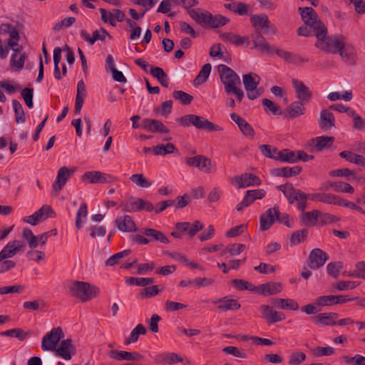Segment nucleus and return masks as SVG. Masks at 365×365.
Instances as JSON below:
<instances>
[{"label": "nucleus", "mask_w": 365, "mask_h": 365, "mask_svg": "<svg viewBox=\"0 0 365 365\" xmlns=\"http://www.w3.org/2000/svg\"><path fill=\"white\" fill-rule=\"evenodd\" d=\"M315 36L317 41L314 46L323 52L336 54L344 46V36L342 35L327 36L326 26L319 31H317Z\"/></svg>", "instance_id": "1"}, {"label": "nucleus", "mask_w": 365, "mask_h": 365, "mask_svg": "<svg viewBox=\"0 0 365 365\" xmlns=\"http://www.w3.org/2000/svg\"><path fill=\"white\" fill-rule=\"evenodd\" d=\"M277 189L283 192L289 204L297 203V209L304 212L307 206V200L309 194H306L301 190L295 188L292 183H286L278 185Z\"/></svg>", "instance_id": "2"}, {"label": "nucleus", "mask_w": 365, "mask_h": 365, "mask_svg": "<svg viewBox=\"0 0 365 365\" xmlns=\"http://www.w3.org/2000/svg\"><path fill=\"white\" fill-rule=\"evenodd\" d=\"M68 289L72 297L78 298L83 302L96 297L100 293L98 287L81 281H72L68 285Z\"/></svg>", "instance_id": "3"}, {"label": "nucleus", "mask_w": 365, "mask_h": 365, "mask_svg": "<svg viewBox=\"0 0 365 365\" xmlns=\"http://www.w3.org/2000/svg\"><path fill=\"white\" fill-rule=\"evenodd\" d=\"M176 121L183 127L193 125L197 129H203L208 132L221 131L222 128L213 123L207 118L195 114L185 115L178 119Z\"/></svg>", "instance_id": "4"}, {"label": "nucleus", "mask_w": 365, "mask_h": 365, "mask_svg": "<svg viewBox=\"0 0 365 365\" xmlns=\"http://www.w3.org/2000/svg\"><path fill=\"white\" fill-rule=\"evenodd\" d=\"M119 207L125 212H135L142 210L153 212L154 210V205L150 201L135 197L122 201Z\"/></svg>", "instance_id": "5"}, {"label": "nucleus", "mask_w": 365, "mask_h": 365, "mask_svg": "<svg viewBox=\"0 0 365 365\" xmlns=\"http://www.w3.org/2000/svg\"><path fill=\"white\" fill-rule=\"evenodd\" d=\"M218 69L220 78L224 85L225 93L241 85L240 76L231 68L225 64H220L218 66Z\"/></svg>", "instance_id": "6"}, {"label": "nucleus", "mask_w": 365, "mask_h": 365, "mask_svg": "<svg viewBox=\"0 0 365 365\" xmlns=\"http://www.w3.org/2000/svg\"><path fill=\"white\" fill-rule=\"evenodd\" d=\"M298 10L304 24L309 25L315 35L317 31H319L326 26L323 21L318 19V14L313 8L299 7Z\"/></svg>", "instance_id": "7"}, {"label": "nucleus", "mask_w": 365, "mask_h": 365, "mask_svg": "<svg viewBox=\"0 0 365 365\" xmlns=\"http://www.w3.org/2000/svg\"><path fill=\"white\" fill-rule=\"evenodd\" d=\"M250 23L256 31H262L264 34L273 35L277 31L276 26L272 24L265 13L251 15Z\"/></svg>", "instance_id": "8"}, {"label": "nucleus", "mask_w": 365, "mask_h": 365, "mask_svg": "<svg viewBox=\"0 0 365 365\" xmlns=\"http://www.w3.org/2000/svg\"><path fill=\"white\" fill-rule=\"evenodd\" d=\"M55 217L56 212L51 206L44 205L34 214L25 217L24 218V222L31 225L35 226L40 222L44 221L48 217L53 218Z\"/></svg>", "instance_id": "9"}, {"label": "nucleus", "mask_w": 365, "mask_h": 365, "mask_svg": "<svg viewBox=\"0 0 365 365\" xmlns=\"http://www.w3.org/2000/svg\"><path fill=\"white\" fill-rule=\"evenodd\" d=\"M64 336L62 329L58 327L48 332L42 339L41 349L43 351H54L60 340Z\"/></svg>", "instance_id": "10"}, {"label": "nucleus", "mask_w": 365, "mask_h": 365, "mask_svg": "<svg viewBox=\"0 0 365 365\" xmlns=\"http://www.w3.org/2000/svg\"><path fill=\"white\" fill-rule=\"evenodd\" d=\"M81 179L83 181L96 184L113 182L117 181L118 178L100 171H88L82 175Z\"/></svg>", "instance_id": "11"}, {"label": "nucleus", "mask_w": 365, "mask_h": 365, "mask_svg": "<svg viewBox=\"0 0 365 365\" xmlns=\"http://www.w3.org/2000/svg\"><path fill=\"white\" fill-rule=\"evenodd\" d=\"M184 162L187 165L197 168L199 170L205 173H212L211 160L205 155H198L194 157H186Z\"/></svg>", "instance_id": "12"}, {"label": "nucleus", "mask_w": 365, "mask_h": 365, "mask_svg": "<svg viewBox=\"0 0 365 365\" xmlns=\"http://www.w3.org/2000/svg\"><path fill=\"white\" fill-rule=\"evenodd\" d=\"M335 140L333 136L322 135L310 139L308 141V147L310 152H322L329 149Z\"/></svg>", "instance_id": "13"}, {"label": "nucleus", "mask_w": 365, "mask_h": 365, "mask_svg": "<svg viewBox=\"0 0 365 365\" xmlns=\"http://www.w3.org/2000/svg\"><path fill=\"white\" fill-rule=\"evenodd\" d=\"M329 255L319 248L313 249L307 259L308 267L312 269H317L324 266Z\"/></svg>", "instance_id": "14"}, {"label": "nucleus", "mask_w": 365, "mask_h": 365, "mask_svg": "<svg viewBox=\"0 0 365 365\" xmlns=\"http://www.w3.org/2000/svg\"><path fill=\"white\" fill-rule=\"evenodd\" d=\"M54 351L56 356L65 360H70L76 354V348L71 339L61 341L58 347Z\"/></svg>", "instance_id": "15"}, {"label": "nucleus", "mask_w": 365, "mask_h": 365, "mask_svg": "<svg viewBox=\"0 0 365 365\" xmlns=\"http://www.w3.org/2000/svg\"><path fill=\"white\" fill-rule=\"evenodd\" d=\"M275 53L284 62L288 63L299 65L303 63H307L309 61V58L306 56H302L299 53H294L283 49L276 48Z\"/></svg>", "instance_id": "16"}, {"label": "nucleus", "mask_w": 365, "mask_h": 365, "mask_svg": "<svg viewBox=\"0 0 365 365\" xmlns=\"http://www.w3.org/2000/svg\"><path fill=\"white\" fill-rule=\"evenodd\" d=\"M292 86L295 89L296 98L304 103H307L310 101L312 97V93L302 81L297 79H292Z\"/></svg>", "instance_id": "17"}, {"label": "nucleus", "mask_w": 365, "mask_h": 365, "mask_svg": "<svg viewBox=\"0 0 365 365\" xmlns=\"http://www.w3.org/2000/svg\"><path fill=\"white\" fill-rule=\"evenodd\" d=\"M259 310L262 314V317L269 324L281 322L286 318L284 313L273 310L270 306L267 304L261 305Z\"/></svg>", "instance_id": "18"}, {"label": "nucleus", "mask_w": 365, "mask_h": 365, "mask_svg": "<svg viewBox=\"0 0 365 365\" xmlns=\"http://www.w3.org/2000/svg\"><path fill=\"white\" fill-rule=\"evenodd\" d=\"M254 48H258L261 52L272 54L275 49L268 43L260 31H255L251 36Z\"/></svg>", "instance_id": "19"}, {"label": "nucleus", "mask_w": 365, "mask_h": 365, "mask_svg": "<svg viewBox=\"0 0 365 365\" xmlns=\"http://www.w3.org/2000/svg\"><path fill=\"white\" fill-rule=\"evenodd\" d=\"M212 302L217 304V309L223 312L235 311L241 307V304L238 300L230 298V296L214 299Z\"/></svg>", "instance_id": "20"}, {"label": "nucleus", "mask_w": 365, "mask_h": 365, "mask_svg": "<svg viewBox=\"0 0 365 365\" xmlns=\"http://www.w3.org/2000/svg\"><path fill=\"white\" fill-rule=\"evenodd\" d=\"M141 128L152 133H168L170 132L169 128L157 119H143L141 123Z\"/></svg>", "instance_id": "21"}, {"label": "nucleus", "mask_w": 365, "mask_h": 365, "mask_svg": "<svg viewBox=\"0 0 365 365\" xmlns=\"http://www.w3.org/2000/svg\"><path fill=\"white\" fill-rule=\"evenodd\" d=\"M114 224L118 230L121 232H133L138 230L133 217L128 215L118 217L115 220Z\"/></svg>", "instance_id": "22"}, {"label": "nucleus", "mask_w": 365, "mask_h": 365, "mask_svg": "<svg viewBox=\"0 0 365 365\" xmlns=\"http://www.w3.org/2000/svg\"><path fill=\"white\" fill-rule=\"evenodd\" d=\"M189 16L197 24L202 26H207L212 20V14L209 11H202L201 9H189Z\"/></svg>", "instance_id": "23"}, {"label": "nucleus", "mask_w": 365, "mask_h": 365, "mask_svg": "<svg viewBox=\"0 0 365 365\" xmlns=\"http://www.w3.org/2000/svg\"><path fill=\"white\" fill-rule=\"evenodd\" d=\"M81 37L86 41L88 42L90 45H93L98 40L105 41L106 37L108 36L112 38V36L103 27L99 30H96L93 32V36H91L88 31L83 29L80 31Z\"/></svg>", "instance_id": "24"}, {"label": "nucleus", "mask_w": 365, "mask_h": 365, "mask_svg": "<svg viewBox=\"0 0 365 365\" xmlns=\"http://www.w3.org/2000/svg\"><path fill=\"white\" fill-rule=\"evenodd\" d=\"M108 356L117 361H140L144 359V356L138 352H130L126 351L118 350H112L109 351Z\"/></svg>", "instance_id": "25"}, {"label": "nucleus", "mask_w": 365, "mask_h": 365, "mask_svg": "<svg viewBox=\"0 0 365 365\" xmlns=\"http://www.w3.org/2000/svg\"><path fill=\"white\" fill-rule=\"evenodd\" d=\"M342 61L349 66L356 64L357 56L354 47L350 43H344V46L338 52Z\"/></svg>", "instance_id": "26"}, {"label": "nucleus", "mask_w": 365, "mask_h": 365, "mask_svg": "<svg viewBox=\"0 0 365 365\" xmlns=\"http://www.w3.org/2000/svg\"><path fill=\"white\" fill-rule=\"evenodd\" d=\"M282 291L281 282H269L257 287V292L263 296L274 295Z\"/></svg>", "instance_id": "27"}, {"label": "nucleus", "mask_w": 365, "mask_h": 365, "mask_svg": "<svg viewBox=\"0 0 365 365\" xmlns=\"http://www.w3.org/2000/svg\"><path fill=\"white\" fill-rule=\"evenodd\" d=\"M339 315L336 312L320 313L314 316L312 319L315 324L322 326H335L336 319Z\"/></svg>", "instance_id": "28"}, {"label": "nucleus", "mask_w": 365, "mask_h": 365, "mask_svg": "<svg viewBox=\"0 0 365 365\" xmlns=\"http://www.w3.org/2000/svg\"><path fill=\"white\" fill-rule=\"evenodd\" d=\"M272 305L277 309L296 311L299 308V304L292 299L273 298L270 301Z\"/></svg>", "instance_id": "29"}, {"label": "nucleus", "mask_w": 365, "mask_h": 365, "mask_svg": "<svg viewBox=\"0 0 365 365\" xmlns=\"http://www.w3.org/2000/svg\"><path fill=\"white\" fill-rule=\"evenodd\" d=\"M238 187H246L251 185H259L261 180L259 177L252 173H245L235 178Z\"/></svg>", "instance_id": "30"}, {"label": "nucleus", "mask_w": 365, "mask_h": 365, "mask_svg": "<svg viewBox=\"0 0 365 365\" xmlns=\"http://www.w3.org/2000/svg\"><path fill=\"white\" fill-rule=\"evenodd\" d=\"M302 170V168L301 166H285L272 170L271 174L275 177L291 178L299 175Z\"/></svg>", "instance_id": "31"}, {"label": "nucleus", "mask_w": 365, "mask_h": 365, "mask_svg": "<svg viewBox=\"0 0 365 365\" xmlns=\"http://www.w3.org/2000/svg\"><path fill=\"white\" fill-rule=\"evenodd\" d=\"M71 177V172L66 166L61 167L57 174L56 179L53 184V190L57 192L62 190Z\"/></svg>", "instance_id": "32"}, {"label": "nucleus", "mask_w": 365, "mask_h": 365, "mask_svg": "<svg viewBox=\"0 0 365 365\" xmlns=\"http://www.w3.org/2000/svg\"><path fill=\"white\" fill-rule=\"evenodd\" d=\"M304 103L296 101L289 104L285 110V116L295 118L304 114L306 108Z\"/></svg>", "instance_id": "33"}, {"label": "nucleus", "mask_w": 365, "mask_h": 365, "mask_svg": "<svg viewBox=\"0 0 365 365\" xmlns=\"http://www.w3.org/2000/svg\"><path fill=\"white\" fill-rule=\"evenodd\" d=\"M309 200L314 202H321L329 205H336L338 195L326 192L311 193L309 194Z\"/></svg>", "instance_id": "34"}, {"label": "nucleus", "mask_w": 365, "mask_h": 365, "mask_svg": "<svg viewBox=\"0 0 365 365\" xmlns=\"http://www.w3.org/2000/svg\"><path fill=\"white\" fill-rule=\"evenodd\" d=\"M321 212L317 210H314L309 212H302L299 216L301 224L304 226L314 227L318 220L319 215Z\"/></svg>", "instance_id": "35"}, {"label": "nucleus", "mask_w": 365, "mask_h": 365, "mask_svg": "<svg viewBox=\"0 0 365 365\" xmlns=\"http://www.w3.org/2000/svg\"><path fill=\"white\" fill-rule=\"evenodd\" d=\"M319 127L323 130H329L335 126V119L334 114L326 109L320 113V119L319 121Z\"/></svg>", "instance_id": "36"}, {"label": "nucleus", "mask_w": 365, "mask_h": 365, "mask_svg": "<svg viewBox=\"0 0 365 365\" xmlns=\"http://www.w3.org/2000/svg\"><path fill=\"white\" fill-rule=\"evenodd\" d=\"M275 222L273 207L268 209L261 215L259 219V229L261 231L269 230Z\"/></svg>", "instance_id": "37"}, {"label": "nucleus", "mask_w": 365, "mask_h": 365, "mask_svg": "<svg viewBox=\"0 0 365 365\" xmlns=\"http://www.w3.org/2000/svg\"><path fill=\"white\" fill-rule=\"evenodd\" d=\"M220 38L223 41H227L230 43L239 46L243 45L245 42L248 41V37L240 36L232 32H226L220 35Z\"/></svg>", "instance_id": "38"}, {"label": "nucleus", "mask_w": 365, "mask_h": 365, "mask_svg": "<svg viewBox=\"0 0 365 365\" xmlns=\"http://www.w3.org/2000/svg\"><path fill=\"white\" fill-rule=\"evenodd\" d=\"M141 232L155 241H158L164 244L170 243L168 238L160 230L153 228H144L141 230Z\"/></svg>", "instance_id": "39"}, {"label": "nucleus", "mask_w": 365, "mask_h": 365, "mask_svg": "<svg viewBox=\"0 0 365 365\" xmlns=\"http://www.w3.org/2000/svg\"><path fill=\"white\" fill-rule=\"evenodd\" d=\"M26 55L25 53L21 54L14 53L11 56L10 66L12 71H20L24 68Z\"/></svg>", "instance_id": "40"}, {"label": "nucleus", "mask_w": 365, "mask_h": 365, "mask_svg": "<svg viewBox=\"0 0 365 365\" xmlns=\"http://www.w3.org/2000/svg\"><path fill=\"white\" fill-rule=\"evenodd\" d=\"M155 360L158 363H167L169 364L182 361V359L178 354L173 352L158 354Z\"/></svg>", "instance_id": "41"}, {"label": "nucleus", "mask_w": 365, "mask_h": 365, "mask_svg": "<svg viewBox=\"0 0 365 365\" xmlns=\"http://www.w3.org/2000/svg\"><path fill=\"white\" fill-rule=\"evenodd\" d=\"M273 212L274 214L275 220L278 222L284 225L287 227H292L294 225L293 220L291 219L290 215L287 213H281L277 205L273 207Z\"/></svg>", "instance_id": "42"}, {"label": "nucleus", "mask_w": 365, "mask_h": 365, "mask_svg": "<svg viewBox=\"0 0 365 365\" xmlns=\"http://www.w3.org/2000/svg\"><path fill=\"white\" fill-rule=\"evenodd\" d=\"M150 74L158 79L162 86L165 88L168 87L169 83L168 75L162 68L150 66Z\"/></svg>", "instance_id": "43"}, {"label": "nucleus", "mask_w": 365, "mask_h": 365, "mask_svg": "<svg viewBox=\"0 0 365 365\" xmlns=\"http://www.w3.org/2000/svg\"><path fill=\"white\" fill-rule=\"evenodd\" d=\"M147 333L146 328L142 324H138L130 332L129 336L125 339L124 344L128 345L138 340L140 334L145 335Z\"/></svg>", "instance_id": "44"}, {"label": "nucleus", "mask_w": 365, "mask_h": 365, "mask_svg": "<svg viewBox=\"0 0 365 365\" xmlns=\"http://www.w3.org/2000/svg\"><path fill=\"white\" fill-rule=\"evenodd\" d=\"M308 230L307 228H303L294 232L289 238L290 245L295 246L306 241L308 237Z\"/></svg>", "instance_id": "45"}, {"label": "nucleus", "mask_w": 365, "mask_h": 365, "mask_svg": "<svg viewBox=\"0 0 365 365\" xmlns=\"http://www.w3.org/2000/svg\"><path fill=\"white\" fill-rule=\"evenodd\" d=\"M275 160L280 162L295 163H296V151L289 149H283L276 155Z\"/></svg>", "instance_id": "46"}, {"label": "nucleus", "mask_w": 365, "mask_h": 365, "mask_svg": "<svg viewBox=\"0 0 365 365\" xmlns=\"http://www.w3.org/2000/svg\"><path fill=\"white\" fill-rule=\"evenodd\" d=\"M0 335L2 336L16 338L19 341H24L26 339L27 336H29V334L23 330L22 329L15 328L1 331L0 333Z\"/></svg>", "instance_id": "47"}, {"label": "nucleus", "mask_w": 365, "mask_h": 365, "mask_svg": "<svg viewBox=\"0 0 365 365\" xmlns=\"http://www.w3.org/2000/svg\"><path fill=\"white\" fill-rule=\"evenodd\" d=\"M12 106L15 113V120L17 123L26 121V114L21 103L16 99L12 101Z\"/></svg>", "instance_id": "48"}, {"label": "nucleus", "mask_w": 365, "mask_h": 365, "mask_svg": "<svg viewBox=\"0 0 365 365\" xmlns=\"http://www.w3.org/2000/svg\"><path fill=\"white\" fill-rule=\"evenodd\" d=\"M175 150L178 151L175 145L171 143H168L166 145L160 144L153 148V152L156 155L173 153Z\"/></svg>", "instance_id": "49"}, {"label": "nucleus", "mask_w": 365, "mask_h": 365, "mask_svg": "<svg viewBox=\"0 0 365 365\" xmlns=\"http://www.w3.org/2000/svg\"><path fill=\"white\" fill-rule=\"evenodd\" d=\"M246 246L244 244L234 243L228 245L225 249L221 252L222 255L226 253L231 256H237L245 251Z\"/></svg>", "instance_id": "50"}, {"label": "nucleus", "mask_w": 365, "mask_h": 365, "mask_svg": "<svg viewBox=\"0 0 365 365\" xmlns=\"http://www.w3.org/2000/svg\"><path fill=\"white\" fill-rule=\"evenodd\" d=\"M160 290L158 285H153L151 287H147L140 290L138 294V298L141 299L152 298L158 294Z\"/></svg>", "instance_id": "51"}, {"label": "nucleus", "mask_w": 365, "mask_h": 365, "mask_svg": "<svg viewBox=\"0 0 365 365\" xmlns=\"http://www.w3.org/2000/svg\"><path fill=\"white\" fill-rule=\"evenodd\" d=\"M344 267L343 262L341 261L335 262H329L327 266V270L329 275L336 279L341 270Z\"/></svg>", "instance_id": "52"}, {"label": "nucleus", "mask_w": 365, "mask_h": 365, "mask_svg": "<svg viewBox=\"0 0 365 365\" xmlns=\"http://www.w3.org/2000/svg\"><path fill=\"white\" fill-rule=\"evenodd\" d=\"M262 103L266 113L271 112L274 115H281V107L268 98L262 99Z\"/></svg>", "instance_id": "53"}, {"label": "nucleus", "mask_w": 365, "mask_h": 365, "mask_svg": "<svg viewBox=\"0 0 365 365\" xmlns=\"http://www.w3.org/2000/svg\"><path fill=\"white\" fill-rule=\"evenodd\" d=\"M232 284L237 289L257 291V287L244 279H235L232 281Z\"/></svg>", "instance_id": "54"}, {"label": "nucleus", "mask_w": 365, "mask_h": 365, "mask_svg": "<svg viewBox=\"0 0 365 365\" xmlns=\"http://www.w3.org/2000/svg\"><path fill=\"white\" fill-rule=\"evenodd\" d=\"M361 284L358 281H339L333 286V289L338 291L353 289Z\"/></svg>", "instance_id": "55"}, {"label": "nucleus", "mask_w": 365, "mask_h": 365, "mask_svg": "<svg viewBox=\"0 0 365 365\" xmlns=\"http://www.w3.org/2000/svg\"><path fill=\"white\" fill-rule=\"evenodd\" d=\"M332 189L337 192L354 193V188L348 182L343 181H335L332 185Z\"/></svg>", "instance_id": "56"}, {"label": "nucleus", "mask_w": 365, "mask_h": 365, "mask_svg": "<svg viewBox=\"0 0 365 365\" xmlns=\"http://www.w3.org/2000/svg\"><path fill=\"white\" fill-rule=\"evenodd\" d=\"M230 22V19L227 17L222 16L221 14H217L213 16L212 14V20L210 21V24L209 25V28L211 29H217L221 26H223Z\"/></svg>", "instance_id": "57"}, {"label": "nucleus", "mask_w": 365, "mask_h": 365, "mask_svg": "<svg viewBox=\"0 0 365 365\" xmlns=\"http://www.w3.org/2000/svg\"><path fill=\"white\" fill-rule=\"evenodd\" d=\"M212 66L210 63H205L200 71L198 75L195 78V81H197V83H205L211 73Z\"/></svg>", "instance_id": "58"}, {"label": "nucleus", "mask_w": 365, "mask_h": 365, "mask_svg": "<svg viewBox=\"0 0 365 365\" xmlns=\"http://www.w3.org/2000/svg\"><path fill=\"white\" fill-rule=\"evenodd\" d=\"M130 180L136 185L140 187H149L152 182L148 181L143 174H133L130 177Z\"/></svg>", "instance_id": "59"}, {"label": "nucleus", "mask_w": 365, "mask_h": 365, "mask_svg": "<svg viewBox=\"0 0 365 365\" xmlns=\"http://www.w3.org/2000/svg\"><path fill=\"white\" fill-rule=\"evenodd\" d=\"M131 253V250H125L110 256L105 262L106 266H113L118 263V261Z\"/></svg>", "instance_id": "60"}, {"label": "nucleus", "mask_w": 365, "mask_h": 365, "mask_svg": "<svg viewBox=\"0 0 365 365\" xmlns=\"http://www.w3.org/2000/svg\"><path fill=\"white\" fill-rule=\"evenodd\" d=\"M173 97L180 101L183 105H189L193 100V96L182 91H175Z\"/></svg>", "instance_id": "61"}, {"label": "nucleus", "mask_w": 365, "mask_h": 365, "mask_svg": "<svg viewBox=\"0 0 365 365\" xmlns=\"http://www.w3.org/2000/svg\"><path fill=\"white\" fill-rule=\"evenodd\" d=\"M21 95L27 107L29 108H32L34 107V88H25L21 91Z\"/></svg>", "instance_id": "62"}, {"label": "nucleus", "mask_w": 365, "mask_h": 365, "mask_svg": "<svg viewBox=\"0 0 365 365\" xmlns=\"http://www.w3.org/2000/svg\"><path fill=\"white\" fill-rule=\"evenodd\" d=\"M14 242H9L0 252V262L4 259L12 257L16 255Z\"/></svg>", "instance_id": "63"}, {"label": "nucleus", "mask_w": 365, "mask_h": 365, "mask_svg": "<svg viewBox=\"0 0 365 365\" xmlns=\"http://www.w3.org/2000/svg\"><path fill=\"white\" fill-rule=\"evenodd\" d=\"M22 237L24 240H26L29 245V247L34 250L37 247V244H36V236L34 235L32 230L29 228H25L22 232Z\"/></svg>", "instance_id": "64"}]
</instances>
